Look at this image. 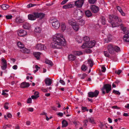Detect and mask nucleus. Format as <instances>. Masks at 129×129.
Masks as SVG:
<instances>
[{"instance_id":"obj_1","label":"nucleus","mask_w":129,"mask_h":129,"mask_svg":"<svg viewBox=\"0 0 129 129\" xmlns=\"http://www.w3.org/2000/svg\"><path fill=\"white\" fill-rule=\"evenodd\" d=\"M53 40L51 44L52 48L61 49L62 46L66 45V40L61 34H57L53 37Z\"/></svg>"},{"instance_id":"obj_2","label":"nucleus","mask_w":129,"mask_h":129,"mask_svg":"<svg viewBox=\"0 0 129 129\" xmlns=\"http://www.w3.org/2000/svg\"><path fill=\"white\" fill-rule=\"evenodd\" d=\"M109 21L110 23L113 27H117L120 25L121 29L124 34L127 32V30L126 27L124 26L123 24H120L121 20L119 17L117 16L109 15Z\"/></svg>"},{"instance_id":"obj_3","label":"nucleus","mask_w":129,"mask_h":129,"mask_svg":"<svg viewBox=\"0 0 129 129\" xmlns=\"http://www.w3.org/2000/svg\"><path fill=\"white\" fill-rule=\"evenodd\" d=\"M111 89V85L108 84H105L101 89L102 93L104 94H105L106 93H108Z\"/></svg>"},{"instance_id":"obj_4","label":"nucleus","mask_w":129,"mask_h":129,"mask_svg":"<svg viewBox=\"0 0 129 129\" xmlns=\"http://www.w3.org/2000/svg\"><path fill=\"white\" fill-rule=\"evenodd\" d=\"M51 21L53 26L56 29H58L60 25L59 21L56 19H54L52 20Z\"/></svg>"},{"instance_id":"obj_5","label":"nucleus","mask_w":129,"mask_h":129,"mask_svg":"<svg viewBox=\"0 0 129 129\" xmlns=\"http://www.w3.org/2000/svg\"><path fill=\"white\" fill-rule=\"evenodd\" d=\"M99 93V91L97 90H95L94 92H88V96L89 97L92 98L96 97L98 95Z\"/></svg>"},{"instance_id":"obj_6","label":"nucleus","mask_w":129,"mask_h":129,"mask_svg":"<svg viewBox=\"0 0 129 129\" xmlns=\"http://www.w3.org/2000/svg\"><path fill=\"white\" fill-rule=\"evenodd\" d=\"M114 47L115 45L111 44L109 45L108 46V51L110 53L112 54L114 53Z\"/></svg>"},{"instance_id":"obj_7","label":"nucleus","mask_w":129,"mask_h":129,"mask_svg":"<svg viewBox=\"0 0 129 129\" xmlns=\"http://www.w3.org/2000/svg\"><path fill=\"white\" fill-rule=\"evenodd\" d=\"M85 0H78L75 2V5L77 7L81 8L83 5Z\"/></svg>"},{"instance_id":"obj_8","label":"nucleus","mask_w":129,"mask_h":129,"mask_svg":"<svg viewBox=\"0 0 129 129\" xmlns=\"http://www.w3.org/2000/svg\"><path fill=\"white\" fill-rule=\"evenodd\" d=\"M90 8L92 12L94 13H97L99 11V7L95 5H91L90 6Z\"/></svg>"},{"instance_id":"obj_9","label":"nucleus","mask_w":129,"mask_h":129,"mask_svg":"<svg viewBox=\"0 0 129 129\" xmlns=\"http://www.w3.org/2000/svg\"><path fill=\"white\" fill-rule=\"evenodd\" d=\"M36 12H34L33 14H29L28 16V19L29 20H35L36 18Z\"/></svg>"},{"instance_id":"obj_10","label":"nucleus","mask_w":129,"mask_h":129,"mask_svg":"<svg viewBox=\"0 0 129 129\" xmlns=\"http://www.w3.org/2000/svg\"><path fill=\"white\" fill-rule=\"evenodd\" d=\"M45 46L41 44H38L36 47V49L39 50H44L45 48Z\"/></svg>"},{"instance_id":"obj_11","label":"nucleus","mask_w":129,"mask_h":129,"mask_svg":"<svg viewBox=\"0 0 129 129\" xmlns=\"http://www.w3.org/2000/svg\"><path fill=\"white\" fill-rule=\"evenodd\" d=\"M36 14V16L37 18H39L40 19H42L45 16V14L42 12L39 13L38 12H35Z\"/></svg>"},{"instance_id":"obj_12","label":"nucleus","mask_w":129,"mask_h":129,"mask_svg":"<svg viewBox=\"0 0 129 129\" xmlns=\"http://www.w3.org/2000/svg\"><path fill=\"white\" fill-rule=\"evenodd\" d=\"M18 35L21 37H24L26 35V32L25 30L21 29L19 30L17 32Z\"/></svg>"},{"instance_id":"obj_13","label":"nucleus","mask_w":129,"mask_h":129,"mask_svg":"<svg viewBox=\"0 0 129 129\" xmlns=\"http://www.w3.org/2000/svg\"><path fill=\"white\" fill-rule=\"evenodd\" d=\"M44 81L46 85L50 86L52 83V80L50 78H47L45 79Z\"/></svg>"},{"instance_id":"obj_14","label":"nucleus","mask_w":129,"mask_h":129,"mask_svg":"<svg viewBox=\"0 0 129 129\" xmlns=\"http://www.w3.org/2000/svg\"><path fill=\"white\" fill-rule=\"evenodd\" d=\"M30 84L29 83L23 82L21 83L20 85L21 88H27L29 86Z\"/></svg>"},{"instance_id":"obj_15","label":"nucleus","mask_w":129,"mask_h":129,"mask_svg":"<svg viewBox=\"0 0 129 129\" xmlns=\"http://www.w3.org/2000/svg\"><path fill=\"white\" fill-rule=\"evenodd\" d=\"M22 26L24 29H28L30 27V25L28 22H25L23 23Z\"/></svg>"},{"instance_id":"obj_16","label":"nucleus","mask_w":129,"mask_h":129,"mask_svg":"<svg viewBox=\"0 0 129 129\" xmlns=\"http://www.w3.org/2000/svg\"><path fill=\"white\" fill-rule=\"evenodd\" d=\"M112 36L111 34H109L107 38L104 39L105 43H108L111 41L112 39Z\"/></svg>"},{"instance_id":"obj_17","label":"nucleus","mask_w":129,"mask_h":129,"mask_svg":"<svg viewBox=\"0 0 129 129\" xmlns=\"http://www.w3.org/2000/svg\"><path fill=\"white\" fill-rule=\"evenodd\" d=\"M68 58L70 61H73L75 59L76 57L75 55L71 54L68 55Z\"/></svg>"},{"instance_id":"obj_18","label":"nucleus","mask_w":129,"mask_h":129,"mask_svg":"<svg viewBox=\"0 0 129 129\" xmlns=\"http://www.w3.org/2000/svg\"><path fill=\"white\" fill-rule=\"evenodd\" d=\"M123 40L124 42L129 43V32L123 36Z\"/></svg>"},{"instance_id":"obj_19","label":"nucleus","mask_w":129,"mask_h":129,"mask_svg":"<svg viewBox=\"0 0 129 129\" xmlns=\"http://www.w3.org/2000/svg\"><path fill=\"white\" fill-rule=\"evenodd\" d=\"M41 54V53L39 52H36L34 53V56L38 60L40 59V55Z\"/></svg>"},{"instance_id":"obj_20","label":"nucleus","mask_w":129,"mask_h":129,"mask_svg":"<svg viewBox=\"0 0 129 129\" xmlns=\"http://www.w3.org/2000/svg\"><path fill=\"white\" fill-rule=\"evenodd\" d=\"M95 41L94 40L91 41L89 44L88 48H92L95 46Z\"/></svg>"},{"instance_id":"obj_21","label":"nucleus","mask_w":129,"mask_h":129,"mask_svg":"<svg viewBox=\"0 0 129 129\" xmlns=\"http://www.w3.org/2000/svg\"><path fill=\"white\" fill-rule=\"evenodd\" d=\"M68 23L70 25L72 26L75 24L76 22L74 19H72L68 21Z\"/></svg>"},{"instance_id":"obj_22","label":"nucleus","mask_w":129,"mask_h":129,"mask_svg":"<svg viewBox=\"0 0 129 129\" xmlns=\"http://www.w3.org/2000/svg\"><path fill=\"white\" fill-rule=\"evenodd\" d=\"M85 14L86 16L88 18L90 17L92 15L91 11L88 10L85 11Z\"/></svg>"},{"instance_id":"obj_23","label":"nucleus","mask_w":129,"mask_h":129,"mask_svg":"<svg viewBox=\"0 0 129 129\" xmlns=\"http://www.w3.org/2000/svg\"><path fill=\"white\" fill-rule=\"evenodd\" d=\"M72 27L73 29L75 30L76 31H78L80 28L79 25L77 24L76 23Z\"/></svg>"},{"instance_id":"obj_24","label":"nucleus","mask_w":129,"mask_h":129,"mask_svg":"<svg viewBox=\"0 0 129 129\" xmlns=\"http://www.w3.org/2000/svg\"><path fill=\"white\" fill-rule=\"evenodd\" d=\"M77 22L79 25L81 26L84 25L85 24L84 21L83 19H78L77 21Z\"/></svg>"},{"instance_id":"obj_25","label":"nucleus","mask_w":129,"mask_h":129,"mask_svg":"<svg viewBox=\"0 0 129 129\" xmlns=\"http://www.w3.org/2000/svg\"><path fill=\"white\" fill-rule=\"evenodd\" d=\"M72 5L71 4H69L65 5L63 6V9H66L72 8Z\"/></svg>"},{"instance_id":"obj_26","label":"nucleus","mask_w":129,"mask_h":129,"mask_svg":"<svg viewBox=\"0 0 129 129\" xmlns=\"http://www.w3.org/2000/svg\"><path fill=\"white\" fill-rule=\"evenodd\" d=\"M62 127H66L68 126V123L66 120H64L62 122Z\"/></svg>"},{"instance_id":"obj_27","label":"nucleus","mask_w":129,"mask_h":129,"mask_svg":"<svg viewBox=\"0 0 129 129\" xmlns=\"http://www.w3.org/2000/svg\"><path fill=\"white\" fill-rule=\"evenodd\" d=\"M0 6L3 10H6L9 7V5L6 4H3L2 5H0Z\"/></svg>"},{"instance_id":"obj_28","label":"nucleus","mask_w":129,"mask_h":129,"mask_svg":"<svg viewBox=\"0 0 129 129\" xmlns=\"http://www.w3.org/2000/svg\"><path fill=\"white\" fill-rule=\"evenodd\" d=\"M39 4L30 3L27 5V7L28 8H29L32 7L39 6Z\"/></svg>"},{"instance_id":"obj_29","label":"nucleus","mask_w":129,"mask_h":129,"mask_svg":"<svg viewBox=\"0 0 129 129\" xmlns=\"http://www.w3.org/2000/svg\"><path fill=\"white\" fill-rule=\"evenodd\" d=\"M75 39L78 43H81L82 41V39L80 36H76Z\"/></svg>"},{"instance_id":"obj_30","label":"nucleus","mask_w":129,"mask_h":129,"mask_svg":"<svg viewBox=\"0 0 129 129\" xmlns=\"http://www.w3.org/2000/svg\"><path fill=\"white\" fill-rule=\"evenodd\" d=\"M24 22V20L21 19L20 18L18 17L16 19V22L17 23H19L23 22Z\"/></svg>"},{"instance_id":"obj_31","label":"nucleus","mask_w":129,"mask_h":129,"mask_svg":"<svg viewBox=\"0 0 129 129\" xmlns=\"http://www.w3.org/2000/svg\"><path fill=\"white\" fill-rule=\"evenodd\" d=\"M84 41L86 42H88L90 40V38L87 36H85L83 38Z\"/></svg>"},{"instance_id":"obj_32","label":"nucleus","mask_w":129,"mask_h":129,"mask_svg":"<svg viewBox=\"0 0 129 129\" xmlns=\"http://www.w3.org/2000/svg\"><path fill=\"white\" fill-rule=\"evenodd\" d=\"M45 62L46 64H49L51 66H52L53 65V64L52 61L47 59H46Z\"/></svg>"},{"instance_id":"obj_33","label":"nucleus","mask_w":129,"mask_h":129,"mask_svg":"<svg viewBox=\"0 0 129 129\" xmlns=\"http://www.w3.org/2000/svg\"><path fill=\"white\" fill-rule=\"evenodd\" d=\"M41 31V29L40 27H36L34 30L35 32L38 33H40Z\"/></svg>"},{"instance_id":"obj_34","label":"nucleus","mask_w":129,"mask_h":129,"mask_svg":"<svg viewBox=\"0 0 129 129\" xmlns=\"http://www.w3.org/2000/svg\"><path fill=\"white\" fill-rule=\"evenodd\" d=\"M17 45L18 47L21 49H22L24 46V45L20 42H18Z\"/></svg>"},{"instance_id":"obj_35","label":"nucleus","mask_w":129,"mask_h":129,"mask_svg":"<svg viewBox=\"0 0 129 129\" xmlns=\"http://www.w3.org/2000/svg\"><path fill=\"white\" fill-rule=\"evenodd\" d=\"M61 30L64 31L66 29V27L64 23H62L61 25Z\"/></svg>"},{"instance_id":"obj_36","label":"nucleus","mask_w":129,"mask_h":129,"mask_svg":"<svg viewBox=\"0 0 129 129\" xmlns=\"http://www.w3.org/2000/svg\"><path fill=\"white\" fill-rule=\"evenodd\" d=\"M74 54L77 56H79L82 55V53L80 51H76L74 52Z\"/></svg>"},{"instance_id":"obj_37","label":"nucleus","mask_w":129,"mask_h":129,"mask_svg":"<svg viewBox=\"0 0 129 129\" xmlns=\"http://www.w3.org/2000/svg\"><path fill=\"white\" fill-rule=\"evenodd\" d=\"M88 62L89 64H90V67H92L93 65V61L91 59H89L88 60Z\"/></svg>"},{"instance_id":"obj_38","label":"nucleus","mask_w":129,"mask_h":129,"mask_svg":"<svg viewBox=\"0 0 129 129\" xmlns=\"http://www.w3.org/2000/svg\"><path fill=\"white\" fill-rule=\"evenodd\" d=\"M114 47V51H115L116 52H118L120 51V48L117 46H115V45Z\"/></svg>"},{"instance_id":"obj_39","label":"nucleus","mask_w":129,"mask_h":129,"mask_svg":"<svg viewBox=\"0 0 129 129\" xmlns=\"http://www.w3.org/2000/svg\"><path fill=\"white\" fill-rule=\"evenodd\" d=\"M89 121L92 124H95V123L93 119L92 118H89L88 119Z\"/></svg>"},{"instance_id":"obj_40","label":"nucleus","mask_w":129,"mask_h":129,"mask_svg":"<svg viewBox=\"0 0 129 129\" xmlns=\"http://www.w3.org/2000/svg\"><path fill=\"white\" fill-rule=\"evenodd\" d=\"M81 69L83 71H85L87 70V67L85 65L83 64L82 66Z\"/></svg>"},{"instance_id":"obj_41","label":"nucleus","mask_w":129,"mask_h":129,"mask_svg":"<svg viewBox=\"0 0 129 129\" xmlns=\"http://www.w3.org/2000/svg\"><path fill=\"white\" fill-rule=\"evenodd\" d=\"M22 49H23L22 52L23 53H28L29 52V50L23 47Z\"/></svg>"},{"instance_id":"obj_42","label":"nucleus","mask_w":129,"mask_h":129,"mask_svg":"<svg viewBox=\"0 0 129 129\" xmlns=\"http://www.w3.org/2000/svg\"><path fill=\"white\" fill-rule=\"evenodd\" d=\"M103 53L105 56L107 57H110V55L108 52L107 51H104Z\"/></svg>"},{"instance_id":"obj_43","label":"nucleus","mask_w":129,"mask_h":129,"mask_svg":"<svg viewBox=\"0 0 129 129\" xmlns=\"http://www.w3.org/2000/svg\"><path fill=\"white\" fill-rule=\"evenodd\" d=\"M101 22L104 25H105L106 23V21L104 17H103L102 18Z\"/></svg>"},{"instance_id":"obj_44","label":"nucleus","mask_w":129,"mask_h":129,"mask_svg":"<svg viewBox=\"0 0 129 129\" xmlns=\"http://www.w3.org/2000/svg\"><path fill=\"white\" fill-rule=\"evenodd\" d=\"M88 44L87 43H85L83 44L81 47L83 49L85 48H88Z\"/></svg>"},{"instance_id":"obj_45","label":"nucleus","mask_w":129,"mask_h":129,"mask_svg":"<svg viewBox=\"0 0 129 129\" xmlns=\"http://www.w3.org/2000/svg\"><path fill=\"white\" fill-rule=\"evenodd\" d=\"M113 93L115 94L118 95H119L120 94V93L118 91L114 90L112 91Z\"/></svg>"},{"instance_id":"obj_46","label":"nucleus","mask_w":129,"mask_h":129,"mask_svg":"<svg viewBox=\"0 0 129 129\" xmlns=\"http://www.w3.org/2000/svg\"><path fill=\"white\" fill-rule=\"evenodd\" d=\"M2 64L3 65H7V62L6 60L4 58L2 59Z\"/></svg>"},{"instance_id":"obj_47","label":"nucleus","mask_w":129,"mask_h":129,"mask_svg":"<svg viewBox=\"0 0 129 129\" xmlns=\"http://www.w3.org/2000/svg\"><path fill=\"white\" fill-rule=\"evenodd\" d=\"M96 0H88V2L90 4H94L96 1Z\"/></svg>"},{"instance_id":"obj_48","label":"nucleus","mask_w":129,"mask_h":129,"mask_svg":"<svg viewBox=\"0 0 129 129\" xmlns=\"http://www.w3.org/2000/svg\"><path fill=\"white\" fill-rule=\"evenodd\" d=\"M81 109L82 110L84 111H88L89 110L88 109H87V108L86 107L82 106L81 107Z\"/></svg>"},{"instance_id":"obj_49","label":"nucleus","mask_w":129,"mask_h":129,"mask_svg":"<svg viewBox=\"0 0 129 129\" xmlns=\"http://www.w3.org/2000/svg\"><path fill=\"white\" fill-rule=\"evenodd\" d=\"M8 104L9 103L7 102H6L5 103L4 106V107L6 109H9V107L8 106Z\"/></svg>"},{"instance_id":"obj_50","label":"nucleus","mask_w":129,"mask_h":129,"mask_svg":"<svg viewBox=\"0 0 129 129\" xmlns=\"http://www.w3.org/2000/svg\"><path fill=\"white\" fill-rule=\"evenodd\" d=\"M12 16L11 15H8L6 16V18L7 19H12Z\"/></svg>"},{"instance_id":"obj_51","label":"nucleus","mask_w":129,"mask_h":129,"mask_svg":"<svg viewBox=\"0 0 129 129\" xmlns=\"http://www.w3.org/2000/svg\"><path fill=\"white\" fill-rule=\"evenodd\" d=\"M7 65H3L1 67L2 69L4 70L6 69L7 67Z\"/></svg>"},{"instance_id":"obj_52","label":"nucleus","mask_w":129,"mask_h":129,"mask_svg":"<svg viewBox=\"0 0 129 129\" xmlns=\"http://www.w3.org/2000/svg\"><path fill=\"white\" fill-rule=\"evenodd\" d=\"M87 76V75L86 74H82L81 76V79H84Z\"/></svg>"},{"instance_id":"obj_53","label":"nucleus","mask_w":129,"mask_h":129,"mask_svg":"<svg viewBox=\"0 0 129 129\" xmlns=\"http://www.w3.org/2000/svg\"><path fill=\"white\" fill-rule=\"evenodd\" d=\"M31 98H29L27 101V103H31Z\"/></svg>"},{"instance_id":"obj_54","label":"nucleus","mask_w":129,"mask_h":129,"mask_svg":"<svg viewBox=\"0 0 129 129\" xmlns=\"http://www.w3.org/2000/svg\"><path fill=\"white\" fill-rule=\"evenodd\" d=\"M112 108L114 109H119L120 108L118 107L117 106H114L112 107Z\"/></svg>"},{"instance_id":"obj_55","label":"nucleus","mask_w":129,"mask_h":129,"mask_svg":"<svg viewBox=\"0 0 129 129\" xmlns=\"http://www.w3.org/2000/svg\"><path fill=\"white\" fill-rule=\"evenodd\" d=\"M116 8L120 12L122 10L121 8L119 6H117Z\"/></svg>"},{"instance_id":"obj_56","label":"nucleus","mask_w":129,"mask_h":129,"mask_svg":"<svg viewBox=\"0 0 129 129\" xmlns=\"http://www.w3.org/2000/svg\"><path fill=\"white\" fill-rule=\"evenodd\" d=\"M68 0H63V1L61 3V4L62 5H64L66 3Z\"/></svg>"},{"instance_id":"obj_57","label":"nucleus","mask_w":129,"mask_h":129,"mask_svg":"<svg viewBox=\"0 0 129 129\" xmlns=\"http://www.w3.org/2000/svg\"><path fill=\"white\" fill-rule=\"evenodd\" d=\"M101 68L102 69V72H105L106 70V69L105 67L103 66Z\"/></svg>"},{"instance_id":"obj_58","label":"nucleus","mask_w":129,"mask_h":129,"mask_svg":"<svg viewBox=\"0 0 129 129\" xmlns=\"http://www.w3.org/2000/svg\"><path fill=\"white\" fill-rule=\"evenodd\" d=\"M39 92L37 91L35 92L34 93V95L36 96H38V97L39 96Z\"/></svg>"},{"instance_id":"obj_59","label":"nucleus","mask_w":129,"mask_h":129,"mask_svg":"<svg viewBox=\"0 0 129 129\" xmlns=\"http://www.w3.org/2000/svg\"><path fill=\"white\" fill-rule=\"evenodd\" d=\"M7 117L9 118H11L12 117V115L10 113H8L7 114Z\"/></svg>"},{"instance_id":"obj_60","label":"nucleus","mask_w":129,"mask_h":129,"mask_svg":"<svg viewBox=\"0 0 129 129\" xmlns=\"http://www.w3.org/2000/svg\"><path fill=\"white\" fill-rule=\"evenodd\" d=\"M59 82L63 85H64L65 84L64 82L62 80H60Z\"/></svg>"},{"instance_id":"obj_61","label":"nucleus","mask_w":129,"mask_h":129,"mask_svg":"<svg viewBox=\"0 0 129 129\" xmlns=\"http://www.w3.org/2000/svg\"><path fill=\"white\" fill-rule=\"evenodd\" d=\"M31 98L33 99H36L38 98V96H36L34 95H33L31 96Z\"/></svg>"},{"instance_id":"obj_62","label":"nucleus","mask_w":129,"mask_h":129,"mask_svg":"<svg viewBox=\"0 0 129 129\" xmlns=\"http://www.w3.org/2000/svg\"><path fill=\"white\" fill-rule=\"evenodd\" d=\"M27 110L30 112H33L34 111V109L32 108H28L27 109Z\"/></svg>"},{"instance_id":"obj_63","label":"nucleus","mask_w":129,"mask_h":129,"mask_svg":"<svg viewBox=\"0 0 129 129\" xmlns=\"http://www.w3.org/2000/svg\"><path fill=\"white\" fill-rule=\"evenodd\" d=\"M116 71H115V73L118 75H119L121 72L122 71L121 70H118V71L116 73Z\"/></svg>"},{"instance_id":"obj_64","label":"nucleus","mask_w":129,"mask_h":129,"mask_svg":"<svg viewBox=\"0 0 129 129\" xmlns=\"http://www.w3.org/2000/svg\"><path fill=\"white\" fill-rule=\"evenodd\" d=\"M20 127L18 125H16L15 127V129H20Z\"/></svg>"}]
</instances>
